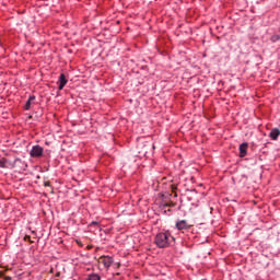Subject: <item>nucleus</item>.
I'll return each mask as SVG.
<instances>
[{
	"label": "nucleus",
	"mask_w": 280,
	"mask_h": 280,
	"mask_svg": "<svg viewBox=\"0 0 280 280\" xmlns=\"http://www.w3.org/2000/svg\"><path fill=\"white\" fill-rule=\"evenodd\" d=\"M174 242V237L168 232L159 233L155 236V244L158 248H167Z\"/></svg>",
	"instance_id": "obj_1"
},
{
	"label": "nucleus",
	"mask_w": 280,
	"mask_h": 280,
	"mask_svg": "<svg viewBox=\"0 0 280 280\" xmlns=\"http://www.w3.org/2000/svg\"><path fill=\"white\" fill-rule=\"evenodd\" d=\"M44 149L40 145H34L30 152L33 159H38L43 156Z\"/></svg>",
	"instance_id": "obj_2"
},
{
	"label": "nucleus",
	"mask_w": 280,
	"mask_h": 280,
	"mask_svg": "<svg viewBox=\"0 0 280 280\" xmlns=\"http://www.w3.org/2000/svg\"><path fill=\"white\" fill-rule=\"evenodd\" d=\"M98 264H103L104 268H110L113 266V258L110 256H102L98 259Z\"/></svg>",
	"instance_id": "obj_3"
},
{
	"label": "nucleus",
	"mask_w": 280,
	"mask_h": 280,
	"mask_svg": "<svg viewBox=\"0 0 280 280\" xmlns=\"http://www.w3.org/2000/svg\"><path fill=\"white\" fill-rule=\"evenodd\" d=\"M238 150H240L241 159H244V156H246V154H247L248 143L247 142H243L242 144H240Z\"/></svg>",
	"instance_id": "obj_4"
},
{
	"label": "nucleus",
	"mask_w": 280,
	"mask_h": 280,
	"mask_svg": "<svg viewBox=\"0 0 280 280\" xmlns=\"http://www.w3.org/2000/svg\"><path fill=\"white\" fill-rule=\"evenodd\" d=\"M190 228L191 225H188L185 220L178 221L176 223V229H178V231H187V229H190Z\"/></svg>",
	"instance_id": "obj_5"
},
{
	"label": "nucleus",
	"mask_w": 280,
	"mask_h": 280,
	"mask_svg": "<svg viewBox=\"0 0 280 280\" xmlns=\"http://www.w3.org/2000/svg\"><path fill=\"white\" fill-rule=\"evenodd\" d=\"M67 77L65 75V73H61L59 77V91H62V89H65V86H67Z\"/></svg>",
	"instance_id": "obj_6"
},
{
	"label": "nucleus",
	"mask_w": 280,
	"mask_h": 280,
	"mask_svg": "<svg viewBox=\"0 0 280 280\" xmlns=\"http://www.w3.org/2000/svg\"><path fill=\"white\" fill-rule=\"evenodd\" d=\"M280 136V130L279 129H272L269 133L270 139H272V141H277V139H279Z\"/></svg>",
	"instance_id": "obj_7"
},
{
	"label": "nucleus",
	"mask_w": 280,
	"mask_h": 280,
	"mask_svg": "<svg viewBox=\"0 0 280 280\" xmlns=\"http://www.w3.org/2000/svg\"><path fill=\"white\" fill-rule=\"evenodd\" d=\"M36 100V96L31 95L24 106L25 110H30L32 108V103Z\"/></svg>",
	"instance_id": "obj_8"
},
{
	"label": "nucleus",
	"mask_w": 280,
	"mask_h": 280,
	"mask_svg": "<svg viewBox=\"0 0 280 280\" xmlns=\"http://www.w3.org/2000/svg\"><path fill=\"white\" fill-rule=\"evenodd\" d=\"M167 207H176V203L174 201H170V202H162V209H167Z\"/></svg>",
	"instance_id": "obj_9"
},
{
	"label": "nucleus",
	"mask_w": 280,
	"mask_h": 280,
	"mask_svg": "<svg viewBox=\"0 0 280 280\" xmlns=\"http://www.w3.org/2000/svg\"><path fill=\"white\" fill-rule=\"evenodd\" d=\"M24 242H30L31 244H34V241H32V236L30 235L24 236Z\"/></svg>",
	"instance_id": "obj_10"
},
{
	"label": "nucleus",
	"mask_w": 280,
	"mask_h": 280,
	"mask_svg": "<svg viewBox=\"0 0 280 280\" xmlns=\"http://www.w3.org/2000/svg\"><path fill=\"white\" fill-rule=\"evenodd\" d=\"M100 279L101 278L98 275H91L88 280H100Z\"/></svg>",
	"instance_id": "obj_11"
},
{
	"label": "nucleus",
	"mask_w": 280,
	"mask_h": 280,
	"mask_svg": "<svg viewBox=\"0 0 280 280\" xmlns=\"http://www.w3.org/2000/svg\"><path fill=\"white\" fill-rule=\"evenodd\" d=\"M271 40H272V43H277V40H280V36L279 35H273L271 37Z\"/></svg>",
	"instance_id": "obj_12"
},
{
	"label": "nucleus",
	"mask_w": 280,
	"mask_h": 280,
	"mask_svg": "<svg viewBox=\"0 0 280 280\" xmlns=\"http://www.w3.org/2000/svg\"><path fill=\"white\" fill-rule=\"evenodd\" d=\"M0 167H5V160H0Z\"/></svg>",
	"instance_id": "obj_13"
},
{
	"label": "nucleus",
	"mask_w": 280,
	"mask_h": 280,
	"mask_svg": "<svg viewBox=\"0 0 280 280\" xmlns=\"http://www.w3.org/2000/svg\"><path fill=\"white\" fill-rule=\"evenodd\" d=\"M171 189H172L173 194H176V189H177L176 185H171Z\"/></svg>",
	"instance_id": "obj_14"
},
{
	"label": "nucleus",
	"mask_w": 280,
	"mask_h": 280,
	"mask_svg": "<svg viewBox=\"0 0 280 280\" xmlns=\"http://www.w3.org/2000/svg\"><path fill=\"white\" fill-rule=\"evenodd\" d=\"M50 183L49 182H45L44 183V187H49Z\"/></svg>",
	"instance_id": "obj_15"
},
{
	"label": "nucleus",
	"mask_w": 280,
	"mask_h": 280,
	"mask_svg": "<svg viewBox=\"0 0 280 280\" xmlns=\"http://www.w3.org/2000/svg\"><path fill=\"white\" fill-rule=\"evenodd\" d=\"M5 280H12V278L11 277H5Z\"/></svg>",
	"instance_id": "obj_16"
},
{
	"label": "nucleus",
	"mask_w": 280,
	"mask_h": 280,
	"mask_svg": "<svg viewBox=\"0 0 280 280\" xmlns=\"http://www.w3.org/2000/svg\"><path fill=\"white\" fill-rule=\"evenodd\" d=\"M174 197L177 198V197H178V194L175 192Z\"/></svg>",
	"instance_id": "obj_17"
},
{
	"label": "nucleus",
	"mask_w": 280,
	"mask_h": 280,
	"mask_svg": "<svg viewBox=\"0 0 280 280\" xmlns=\"http://www.w3.org/2000/svg\"><path fill=\"white\" fill-rule=\"evenodd\" d=\"M2 276H3V273L0 272V277H2Z\"/></svg>",
	"instance_id": "obj_18"
}]
</instances>
